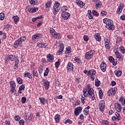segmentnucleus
Segmentation results:
<instances>
[{"instance_id": "1", "label": "nucleus", "mask_w": 125, "mask_h": 125, "mask_svg": "<svg viewBox=\"0 0 125 125\" xmlns=\"http://www.w3.org/2000/svg\"><path fill=\"white\" fill-rule=\"evenodd\" d=\"M104 23L105 24V28L109 31H114L115 30V25L114 22L109 19H104L103 20Z\"/></svg>"}, {"instance_id": "2", "label": "nucleus", "mask_w": 125, "mask_h": 125, "mask_svg": "<svg viewBox=\"0 0 125 125\" xmlns=\"http://www.w3.org/2000/svg\"><path fill=\"white\" fill-rule=\"evenodd\" d=\"M25 41H26V37L25 36H22L18 40H16L14 43V48H17L19 45H20V46H21V44L23 42H25Z\"/></svg>"}, {"instance_id": "3", "label": "nucleus", "mask_w": 125, "mask_h": 125, "mask_svg": "<svg viewBox=\"0 0 125 125\" xmlns=\"http://www.w3.org/2000/svg\"><path fill=\"white\" fill-rule=\"evenodd\" d=\"M60 10V3L59 2L56 1L54 5L53 12L54 15H56Z\"/></svg>"}, {"instance_id": "4", "label": "nucleus", "mask_w": 125, "mask_h": 125, "mask_svg": "<svg viewBox=\"0 0 125 125\" xmlns=\"http://www.w3.org/2000/svg\"><path fill=\"white\" fill-rule=\"evenodd\" d=\"M95 53V51L93 50H90L89 52H87L85 54V58L88 60V59H91L93 57V54Z\"/></svg>"}, {"instance_id": "5", "label": "nucleus", "mask_w": 125, "mask_h": 125, "mask_svg": "<svg viewBox=\"0 0 125 125\" xmlns=\"http://www.w3.org/2000/svg\"><path fill=\"white\" fill-rule=\"evenodd\" d=\"M61 14L62 17L63 18V19H64V20H67V19H68V18H69V17L71 16L70 13L66 12V11L63 10L62 11Z\"/></svg>"}, {"instance_id": "6", "label": "nucleus", "mask_w": 125, "mask_h": 125, "mask_svg": "<svg viewBox=\"0 0 125 125\" xmlns=\"http://www.w3.org/2000/svg\"><path fill=\"white\" fill-rule=\"evenodd\" d=\"M115 115L112 117V121H121L122 120V117H121V114L118 112L115 113Z\"/></svg>"}, {"instance_id": "7", "label": "nucleus", "mask_w": 125, "mask_h": 125, "mask_svg": "<svg viewBox=\"0 0 125 125\" xmlns=\"http://www.w3.org/2000/svg\"><path fill=\"white\" fill-rule=\"evenodd\" d=\"M10 84L11 88L10 91L11 93H13V92H14V90H15V88H16V83H15V82L13 81H10Z\"/></svg>"}, {"instance_id": "8", "label": "nucleus", "mask_w": 125, "mask_h": 125, "mask_svg": "<svg viewBox=\"0 0 125 125\" xmlns=\"http://www.w3.org/2000/svg\"><path fill=\"white\" fill-rule=\"evenodd\" d=\"M99 106L101 111H104V109H105V101L103 100L101 101L99 103Z\"/></svg>"}, {"instance_id": "9", "label": "nucleus", "mask_w": 125, "mask_h": 125, "mask_svg": "<svg viewBox=\"0 0 125 125\" xmlns=\"http://www.w3.org/2000/svg\"><path fill=\"white\" fill-rule=\"evenodd\" d=\"M115 93H116V90L115 88H110L107 93L108 96H115Z\"/></svg>"}, {"instance_id": "10", "label": "nucleus", "mask_w": 125, "mask_h": 125, "mask_svg": "<svg viewBox=\"0 0 125 125\" xmlns=\"http://www.w3.org/2000/svg\"><path fill=\"white\" fill-rule=\"evenodd\" d=\"M64 50V44L63 43L61 44L59 51L57 52V55H61L63 53Z\"/></svg>"}, {"instance_id": "11", "label": "nucleus", "mask_w": 125, "mask_h": 125, "mask_svg": "<svg viewBox=\"0 0 125 125\" xmlns=\"http://www.w3.org/2000/svg\"><path fill=\"white\" fill-rule=\"evenodd\" d=\"M48 44L47 43H44L43 42H39L37 43V46L38 47H46Z\"/></svg>"}, {"instance_id": "12", "label": "nucleus", "mask_w": 125, "mask_h": 125, "mask_svg": "<svg viewBox=\"0 0 125 125\" xmlns=\"http://www.w3.org/2000/svg\"><path fill=\"white\" fill-rule=\"evenodd\" d=\"M75 3H76L78 6H80L81 8H83V7L85 5V4H84L83 1H81L80 0H76Z\"/></svg>"}, {"instance_id": "13", "label": "nucleus", "mask_w": 125, "mask_h": 125, "mask_svg": "<svg viewBox=\"0 0 125 125\" xmlns=\"http://www.w3.org/2000/svg\"><path fill=\"white\" fill-rule=\"evenodd\" d=\"M94 38L97 42H101V36L99 33H95L94 35Z\"/></svg>"}, {"instance_id": "14", "label": "nucleus", "mask_w": 125, "mask_h": 125, "mask_svg": "<svg viewBox=\"0 0 125 125\" xmlns=\"http://www.w3.org/2000/svg\"><path fill=\"white\" fill-rule=\"evenodd\" d=\"M42 34L37 33L36 34L32 36V40H38L39 38H42Z\"/></svg>"}, {"instance_id": "15", "label": "nucleus", "mask_w": 125, "mask_h": 125, "mask_svg": "<svg viewBox=\"0 0 125 125\" xmlns=\"http://www.w3.org/2000/svg\"><path fill=\"white\" fill-rule=\"evenodd\" d=\"M47 59L48 62H52L54 60V56L51 54H48L47 56Z\"/></svg>"}, {"instance_id": "16", "label": "nucleus", "mask_w": 125, "mask_h": 125, "mask_svg": "<svg viewBox=\"0 0 125 125\" xmlns=\"http://www.w3.org/2000/svg\"><path fill=\"white\" fill-rule=\"evenodd\" d=\"M102 7V2L100 0L96 1V8L98 9Z\"/></svg>"}, {"instance_id": "17", "label": "nucleus", "mask_w": 125, "mask_h": 125, "mask_svg": "<svg viewBox=\"0 0 125 125\" xmlns=\"http://www.w3.org/2000/svg\"><path fill=\"white\" fill-rule=\"evenodd\" d=\"M106 67H107V64H106V63H101L100 68L103 72H105V71H106Z\"/></svg>"}, {"instance_id": "18", "label": "nucleus", "mask_w": 125, "mask_h": 125, "mask_svg": "<svg viewBox=\"0 0 125 125\" xmlns=\"http://www.w3.org/2000/svg\"><path fill=\"white\" fill-rule=\"evenodd\" d=\"M116 109L118 112H122V105L120 104L119 103L115 104Z\"/></svg>"}, {"instance_id": "19", "label": "nucleus", "mask_w": 125, "mask_h": 125, "mask_svg": "<svg viewBox=\"0 0 125 125\" xmlns=\"http://www.w3.org/2000/svg\"><path fill=\"white\" fill-rule=\"evenodd\" d=\"M12 19H13L14 23L15 24H17V23L19 22V20H20V19H19V17H18V16H13Z\"/></svg>"}, {"instance_id": "20", "label": "nucleus", "mask_w": 125, "mask_h": 125, "mask_svg": "<svg viewBox=\"0 0 125 125\" xmlns=\"http://www.w3.org/2000/svg\"><path fill=\"white\" fill-rule=\"evenodd\" d=\"M53 38L54 39H56V40H59V39H61V35L59 33H57V32H55L54 34L53 35Z\"/></svg>"}, {"instance_id": "21", "label": "nucleus", "mask_w": 125, "mask_h": 125, "mask_svg": "<svg viewBox=\"0 0 125 125\" xmlns=\"http://www.w3.org/2000/svg\"><path fill=\"white\" fill-rule=\"evenodd\" d=\"M55 121L56 122V123L57 124L58 123H59L60 119H61V117L60 116V115L59 114H56L55 116Z\"/></svg>"}, {"instance_id": "22", "label": "nucleus", "mask_w": 125, "mask_h": 125, "mask_svg": "<svg viewBox=\"0 0 125 125\" xmlns=\"http://www.w3.org/2000/svg\"><path fill=\"white\" fill-rule=\"evenodd\" d=\"M88 75L90 76H95L96 75V71L94 69H91L88 71Z\"/></svg>"}, {"instance_id": "23", "label": "nucleus", "mask_w": 125, "mask_h": 125, "mask_svg": "<svg viewBox=\"0 0 125 125\" xmlns=\"http://www.w3.org/2000/svg\"><path fill=\"white\" fill-rule=\"evenodd\" d=\"M74 67V64H73V63H68L67 64V69L69 71H73Z\"/></svg>"}, {"instance_id": "24", "label": "nucleus", "mask_w": 125, "mask_h": 125, "mask_svg": "<svg viewBox=\"0 0 125 125\" xmlns=\"http://www.w3.org/2000/svg\"><path fill=\"white\" fill-rule=\"evenodd\" d=\"M33 113H31L29 116L26 115L25 117H24V119L25 120H29V121H32V120H33Z\"/></svg>"}, {"instance_id": "25", "label": "nucleus", "mask_w": 125, "mask_h": 125, "mask_svg": "<svg viewBox=\"0 0 125 125\" xmlns=\"http://www.w3.org/2000/svg\"><path fill=\"white\" fill-rule=\"evenodd\" d=\"M52 4V1L49 0L46 3H45V7L46 8H50V7H51V4Z\"/></svg>"}, {"instance_id": "26", "label": "nucleus", "mask_w": 125, "mask_h": 125, "mask_svg": "<svg viewBox=\"0 0 125 125\" xmlns=\"http://www.w3.org/2000/svg\"><path fill=\"white\" fill-rule=\"evenodd\" d=\"M122 71L121 70H116L114 71L115 75L117 76V77H121L122 76Z\"/></svg>"}, {"instance_id": "27", "label": "nucleus", "mask_w": 125, "mask_h": 125, "mask_svg": "<svg viewBox=\"0 0 125 125\" xmlns=\"http://www.w3.org/2000/svg\"><path fill=\"white\" fill-rule=\"evenodd\" d=\"M39 100H40L41 104H43V105H44L46 102V99H45V98H39Z\"/></svg>"}, {"instance_id": "28", "label": "nucleus", "mask_w": 125, "mask_h": 125, "mask_svg": "<svg viewBox=\"0 0 125 125\" xmlns=\"http://www.w3.org/2000/svg\"><path fill=\"white\" fill-rule=\"evenodd\" d=\"M48 73H49V68L47 67L44 72V77H47V76H48Z\"/></svg>"}, {"instance_id": "29", "label": "nucleus", "mask_w": 125, "mask_h": 125, "mask_svg": "<svg viewBox=\"0 0 125 125\" xmlns=\"http://www.w3.org/2000/svg\"><path fill=\"white\" fill-rule=\"evenodd\" d=\"M17 81L19 84H22V83H23V80L20 77L17 78Z\"/></svg>"}, {"instance_id": "30", "label": "nucleus", "mask_w": 125, "mask_h": 125, "mask_svg": "<svg viewBox=\"0 0 125 125\" xmlns=\"http://www.w3.org/2000/svg\"><path fill=\"white\" fill-rule=\"evenodd\" d=\"M119 49L120 50V52L122 53L123 54H125V48L124 46H120L119 47Z\"/></svg>"}, {"instance_id": "31", "label": "nucleus", "mask_w": 125, "mask_h": 125, "mask_svg": "<svg viewBox=\"0 0 125 125\" xmlns=\"http://www.w3.org/2000/svg\"><path fill=\"white\" fill-rule=\"evenodd\" d=\"M115 55L117 57V58H121L123 57V55L119 52V51L115 52Z\"/></svg>"}, {"instance_id": "32", "label": "nucleus", "mask_w": 125, "mask_h": 125, "mask_svg": "<svg viewBox=\"0 0 125 125\" xmlns=\"http://www.w3.org/2000/svg\"><path fill=\"white\" fill-rule=\"evenodd\" d=\"M88 14V18L89 19H92L93 18V16H92V14H91V10H88L87 11Z\"/></svg>"}, {"instance_id": "33", "label": "nucleus", "mask_w": 125, "mask_h": 125, "mask_svg": "<svg viewBox=\"0 0 125 125\" xmlns=\"http://www.w3.org/2000/svg\"><path fill=\"white\" fill-rule=\"evenodd\" d=\"M94 94V93L93 92V89L91 88L87 90L88 95H91L92 94Z\"/></svg>"}, {"instance_id": "34", "label": "nucleus", "mask_w": 125, "mask_h": 125, "mask_svg": "<svg viewBox=\"0 0 125 125\" xmlns=\"http://www.w3.org/2000/svg\"><path fill=\"white\" fill-rule=\"evenodd\" d=\"M65 53H66V54H68V53H71V47H66V51L65 52Z\"/></svg>"}, {"instance_id": "35", "label": "nucleus", "mask_w": 125, "mask_h": 125, "mask_svg": "<svg viewBox=\"0 0 125 125\" xmlns=\"http://www.w3.org/2000/svg\"><path fill=\"white\" fill-rule=\"evenodd\" d=\"M95 84L96 86H97V87H98V86H99L100 84H101V82L99 81L98 79H97V81L96 80L95 81Z\"/></svg>"}, {"instance_id": "36", "label": "nucleus", "mask_w": 125, "mask_h": 125, "mask_svg": "<svg viewBox=\"0 0 125 125\" xmlns=\"http://www.w3.org/2000/svg\"><path fill=\"white\" fill-rule=\"evenodd\" d=\"M92 13L93 15H94V16H96V17H98V16H99V13H98L95 10H92Z\"/></svg>"}, {"instance_id": "37", "label": "nucleus", "mask_w": 125, "mask_h": 125, "mask_svg": "<svg viewBox=\"0 0 125 125\" xmlns=\"http://www.w3.org/2000/svg\"><path fill=\"white\" fill-rule=\"evenodd\" d=\"M8 57L9 60H11V61H14L15 60V56L14 55H10Z\"/></svg>"}, {"instance_id": "38", "label": "nucleus", "mask_w": 125, "mask_h": 125, "mask_svg": "<svg viewBox=\"0 0 125 125\" xmlns=\"http://www.w3.org/2000/svg\"><path fill=\"white\" fill-rule=\"evenodd\" d=\"M68 123H69V125H72V124H73V121L70 120L69 119H68L64 122L65 125H66V124H68Z\"/></svg>"}, {"instance_id": "39", "label": "nucleus", "mask_w": 125, "mask_h": 125, "mask_svg": "<svg viewBox=\"0 0 125 125\" xmlns=\"http://www.w3.org/2000/svg\"><path fill=\"white\" fill-rule=\"evenodd\" d=\"M50 33L52 34V36H53L54 34H55V33H56V32L55 31L54 29H53V28L51 27L50 28Z\"/></svg>"}, {"instance_id": "40", "label": "nucleus", "mask_w": 125, "mask_h": 125, "mask_svg": "<svg viewBox=\"0 0 125 125\" xmlns=\"http://www.w3.org/2000/svg\"><path fill=\"white\" fill-rule=\"evenodd\" d=\"M99 96L100 99H102L103 98V92H102V90H100L99 92Z\"/></svg>"}, {"instance_id": "41", "label": "nucleus", "mask_w": 125, "mask_h": 125, "mask_svg": "<svg viewBox=\"0 0 125 125\" xmlns=\"http://www.w3.org/2000/svg\"><path fill=\"white\" fill-rule=\"evenodd\" d=\"M5 17V16L4 15V13H0V20H3Z\"/></svg>"}, {"instance_id": "42", "label": "nucleus", "mask_w": 125, "mask_h": 125, "mask_svg": "<svg viewBox=\"0 0 125 125\" xmlns=\"http://www.w3.org/2000/svg\"><path fill=\"white\" fill-rule=\"evenodd\" d=\"M32 73L33 74V76L35 77H38L39 74H38V72L36 70H34L32 71Z\"/></svg>"}, {"instance_id": "43", "label": "nucleus", "mask_w": 125, "mask_h": 125, "mask_svg": "<svg viewBox=\"0 0 125 125\" xmlns=\"http://www.w3.org/2000/svg\"><path fill=\"white\" fill-rule=\"evenodd\" d=\"M108 60L111 63H114L115 62V59L112 56H110L108 58Z\"/></svg>"}, {"instance_id": "44", "label": "nucleus", "mask_w": 125, "mask_h": 125, "mask_svg": "<svg viewBox=\"0 0 125 125\" xmlns=\"http://www.w3.org/2000/svg\"><path fill=\"white\" fill-rule=\"evenodd\" d=\"M87 92V89H83V95L84 96V97H87V95H88V94H87V93L86 94V92ZM86 94V95H85Z\"/></svg>"}, {"instance_id": "45", "label": "nucleus", "mask_w": 125, "mask_h": 125, "mask_svg": "<svg viewBox=\"0 0 125 125\" xmlns=\"http://www.w3.org/2000/svg\"><path fill=\"white\" fill-rule=\"evenodd\" d=\"M49 82H47L46 83H45L44 85L45 87V89H46V90H47V89H48V88H49Z\"/></svg>"}, {"instance_id": "46", "label": "nucleus", "mask_w": 125, "mask_h": 125, "mask_svg": "<svg viewBox=\"0 0 125 125\" xmlns=\"http://www.w3.org/2000/svg\"><path fill=\"white\" fill-rule=\"evenodd\" d=\"M80 113H81V111L78 110V109H76V108L74 109V114L76 116H79L80 115Z\"/></svg>"}, {"instance_id": "47", "label": "nucleus", "mask_w": 125, "mask_h": 125, "mask_svg": "<svg viewBox=\"0 0 125 125\" xmlns=\"http://www.w3.org/2000/svg\"><path fill=\"white\" fill-rule=\"evenodd\" d=\"M102 124H103V125H108L109 122H108L107 120H103L102 122Z\"/></svg>"}, {"instance_id": "48", "label": "nucleus", "mask_w": 125, "mask_h": 125, "mask_svg": "<svg viewBox=\"0 0 125 125\" xmlns=\"http://www.w3.org/2000/svg\"><path fill=\"white\" fill-rule=\"evenodd\" d=\"M62 10H63V11H64H64H67V10H68V7H67V6H63L61 8V11H62Z\"/></svg>"}, {"instance_id": "49", "label": "nucleus", "mask_w": 125, "mask_h": 125, "mask_svg": "<svg viewBox=\"0 0 125 125\" xmlns=\"http://www.w3.org/2000/svg\"><path fill=\"white\" fill-rule=\"evenodd\" d=\"M105 47L106 49H110V43H105Z\"/></svg>"}, {"instance_id": "50", "label": "nucleus", "mask_w": 125, "mask_h": 125, "mask_svg": "<svg viewBox=\"0 0 125 125\" xmlns=\"http://www.w3.org/2000/svg\"><path fill=\"white\" fill-rule=\"evenodd\" d=\"M83 40L85 42H88V41L89 40V38L88 37V36H87V35L84 36Z\"/></svg>"}, {"instance_id": "51", "label": "nucleus", "mask_w": 125, "mask_h": 125, "mask_svg": "<svg viewBox=\"0 0 125 125\" xmlns=\"http://www.w3.org/2000/svg\"><path fill=\"white\" fill-rule=\"evenodd\" d=\"M117 43H120L122 42V38L121 37H118L116 41Z\"/></svg>"}, {"instance_id": "52", "label": "nucleus", "mask_w": 125, "mask_h": 125, "mask_svg": "<svg viewBox=\"0 0 125 125\" xmlns=\"http://www.w3.org/2000/svg\"><path fill=\"white\" fill-rule=\"evenodd\" d=\"M20 90H24L25 89V85L22 84L21 86L19 87Z\"/></svg>"}, {"instance_id": "53", "label": "nucleus", "mask_w": 125, "mask_h": 125, "mask_svg": "<svg viewBox=\"0 0 125 125\" xmlns=\"http://www.w3.org/2000/svg\"><path fill=\"white\" fill-rule=\"evenodd\" d=\"M74 60L76 61V62H77V63H80L81 62V60L80 59V58H78V57H75L74 58Z\"/></svg>"}, {"instance_id": "54", "label": "nucleus", "mask_w": 125, "mask_h": 125, "mask_svg": "<svg viewBox=\"0 0 125 125\" xmlns=\"http://www.w3.org/2000/svg\"><path fill=\"white\" fill-rule=\"evenodd\" d=\"M26 100H27V99H26V97H22L21 98V102L22 104H24L26 103Z\"/></svg>"}, {"instance_id": "55", "label": "nucleus", "mask_w": 125, "mask_h": 125, "mask_svg": "<svg viewBox=\"0 0 125 125\" xmlns=\"http://www.w3.org/2000/svg\"><path fill=\"white\" fill-rule=\"evenodd\" d=\"M101 14L102 16H106V15H107V12L105 11H102L101 12Z\"/></svg>"}, {"instance_id": "56", "label": "nucleus", "mask_w": 125, "mask_h": 125, "mask_svg": "<svg viewBox=\"0 0 125 125\" xmlns=\"http://www.w3.org/2000/svg\"><path fill=\"white\" fill-rule=\"evenodd\" d=\"M2 39H3L4 40H5V39H6V33H2Z\"/></svg>"}, {"instance_id": "57", "label": "nucleus", "mask_w": 125, "mask_h": 125, "mask_svg": "<svg viewBox=\"0 0 125 125\" xmlns=\"http://www.w3.org/2000/svg\"><path fill=\"white\" fill-rule=\"evenodd\" d=\"M80 104H81V101L78 100L76 102H75V106H78V105H80Z\"/></svg>"}, {"instance_id": "58", "label": "nucleus", "mask_w": 125, "mask_h": 125, "mask_svg": "<svg viewBox=\"0 0 125 125\" xmlns=\"http://www.w3.org/2000/svg\"><path fill=\"white\" fill-rule=\"evenodd\" d=\"M122 11H123L122 10V9H119V8H118L117 10V14H121V13H122Z\"/></svg>"}, {"instance_id": "59", "label": "nucleus", "mask_w": 125, "mask_h": 125, "mask_svg": "<svg viewBox=\"0 0 125 125\" xmlns=\"http://www.w3.org/2000/svg\"><path fill=\"white\" fill-rule=\"evenodd\" d=\"M19 124L20 125H24V122L23 120H21L19 121Z\"/></svg>"}, {"instance_id": "60", "label": "nucleus", "mask_w": 125, "mask_h": 125, "mask_svg": "<svg viewBox=\"0 0 125 125\" xmlns=\"http://www.w3.org/2000/svg\"><path fill=\"white\" fill-rule=\"evenodd\" d=\"M15 121H19V120H20V119H21L20 118V116H15Z\"/></svg>"}, {"instance_id": "61", "label": "nucleus", "mask_w": 125, "mask_h": 125, "mask_svg": "<svg viewBox=\"0 0 125 125\" xmlns=\"http://www.w3.org/2000/svg\"><path fill=\"white\" fill-rule=\"evenodd\" d=\"M28 10V12H29L30 13H34V8H30V9H29Z\"/></svg>"}, {"instance_id": "62", "label": "nucleus", "mask_w": 125, "mask_h": 125, "mask_svg": "<svg viewBox=\"0 0 125 125\" xmlns=\"http://www.w3.org/2000/svg\"><path fill=\"white\" fill-rule=\"evenodd\" d=\"M75 110H78L80 112H81L82 110H83V107H82L81 106H79L77 108H76Z\"/></svg>"}, {"instance_id": "63", "label": "nucleus", "mask_w": 125, "mask_h": 125, "mask_svg": "<svg viewBox=\"0 0 125 125\" xmlns=\"http://www.w3.org/2000/svg\"><path fill=\"white\" fill-rule=\"evenodd\" d=\"M90 98L92 100H94L95 99V97H94V94H92V95H90Z\"/></svg>"}, {"instance_id": "64", "label": "nucleus", "mask_w": 125, "mask_h": 125, "mask_svg": "<svg viewBox=\"0 0 125 125\" xmlns=\"http://www.w3.org/2000/svg\"><path fill=\"white\" fill-rule=\"evenodd\" d=\"M120 19L121 20H125V15H123L120 17Z\"/></svg>"}]
</instances>
